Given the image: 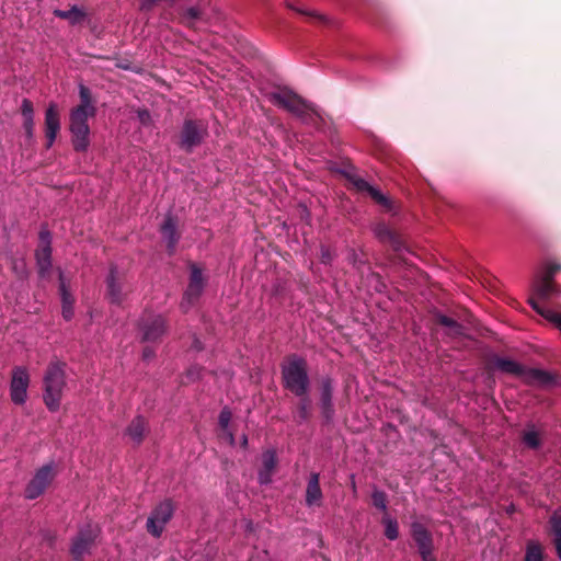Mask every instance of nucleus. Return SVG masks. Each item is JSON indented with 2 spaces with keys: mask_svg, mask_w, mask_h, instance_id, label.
Returning a JSON list of instances; mask_svg holds the SVG:
<instances>
[{
  "mask_svg": "<svg viewBox=\"0 0 561 561\" xmlns=\"http://www.w3.org/2000/svg\"><path fill=\"white\" fill-rule=\"evenodd\" d=\"M368 195L374 199V202L376 203V201L382 196V193L375 188L374 186H371L370 191L368 192Z\"/></svg>",
  "mask_w": 561,
  "mask_h": 561,
  "instance_id": "obj_45",
  "label": "nucleus"
},
{
  "mask_svg": "<svg viewBox=\"0 0 561 561\" xmlns=\"http://www.w3.org/2000/svg\"><path fill=\"white\" fill-rule=\"evenodd\" d=\"M198 375H199V371L197 370V368H192L188 370V376L198 377Z\"/></svg>",
  "mask_w": 561,
  "mask_h": 561,
  "instance_id": "obj_50",
  "label": "nucleus"
},
{
  "mask_svg": "<svg viewBox=\"0 0 561 561\" xmlns=\"http://www.w3.org/2000/svg\"><path fill=\"white\" fill-rule=\"evenodd\" d=\"M208 136V123L206 121L185 117L176 135L175 144L180 150L192 153L206 141Z\"/></svg>",
  "mask_w": 561,
  "mask_h": 561,
  "instance_id": "obj_5",
  "label": "nucleus"
},
{
  "mask_svg": "<svg viewBox=\"0 0 561 561\" xmlns=\"http://www.w3.org/2000/svg\"><path fill=\"white\" fill-rule=\"evenodd\" d=\"M23 129L27 141H33L35 130L34 117H23Z\"/></svg>",
  "mask_w": 561,
  "mask_h": 561,
  "instance_id": "obj_37",
  "label": "nucleus"
},
{
  "mask_svg": "<svg viewBox=\"0 0 561 561\" xmlns=\"http://www.w3.org/2000/svg\"><path fill=\"white\" fill-rule=\"evenodd\" d=\"M530 306L541 317H543L548 321L552 322L553 324H556V327L558 329L561 330V313L554 312L549 307L541 306L536 299L530 300Z\"/></svg>",
  "mask_w": 561,
  "mask_h": 561,
  "instance_id": "obj_30",
  "label": "nucleus"
},
{
  "mask_svg": "<svg viewBox=\"0 0 561 561\" xmlns=\"http://www.w3.org/2000/svg\"><path fill=\"white\" fill-rule=\"evenodd\" d=\"M105 297L113 305H121L130 293L126 274L123 271H119L114 264L110 266L108 274L105 278Z\"/></svg>",
  "mask_w": 561,
  "mask_h": 561,
  "instance_id": "obj_7",
  "label": "nucleus"
},
{
  "mask_svg": "<svg viewBox=\"0 0 561 561\" xmlns=\"http://www.w3.org/2000/svg\"><path fill=\"white\" fill-rule=\"evenodd\" d=\"M276 463L277 459L274 451L267 450L263 454L262 468L259 471V482L261 484H267L271 482Z\"/></svg>",
  "mask_w": 561,
  "mask_h": 561,
  "instance_id": "obj_27",
  "label": "nucleus"
},
{
  "mask_svg": "<svg viewBox=\"0 0 561 561\" xmlns=\"http://www.w3.org/2000/svg\"><path fill=\"white\" fill-rule=\"evenodd\" d=\"M376 203L380 206H382L386 210L391 211L393 209V202L386 195L382 194L381 197H379Z\"/></svg>",
  "mask_w": 561,
  "mask_h": 561,
  "instance_id": "obj_42",
  "label": "nucleus"
},
{
  "mask_svg": "<svg viewBox=\"0 0 561 561\" xmlns=\"http://www.w3.org/2000/svg\"><path fill=\"white\" fill-rule=\"evenodd\" d=\"M333 380L330 377H323L320 380V409L322 416L327 423H330L334 416L333 404Z\"/></svg>",
  "mask_w": 561,
  "mask_h": 561,
  "instance_id": "obj_18",
  "label": "nucleus"
},
{
  "mask_svg": "<svg viewBox=\"0 0 561 561\" xmlns=\"http://www.w3.org/2000/svg\"><path fill=\"white\" fill-rule=\"evenodd\" d=\"M287 7H288L289 9H291V10L297 11V12H298V13H300V14H304V15H312L310 12L305 11V10H301V9H298V8L294 7L291 3H287Z\"/></svg>",
  "mask_w": 561,
  "mask_h": 561,
  "instance_id": "obj_47",
  "label": "nucleus"
},
{
  "mask_svg": "<svg viewBox=\"0 0 561 561\" xmlns=\"http://www.w3.org/2000/svg\"><path fill=\"white\" fill-rule=\"evenodd\" d=\"M80 103L69 113V131L71 145L76 152H87L90 147V126L88 119L96 114L95 101L91 90L84 84L79 85Z\"/></svg>",
  "mask_w": 561,
  "mask_h": 561,
  "instance_id": "obj_1",
  "label": "nucleus"
},
{
  "mask_svg": "<svg viewBox=\"0 0 561 561\" xmlns=\"http://www.w3.org/2000/svg\"><path fill=\"white\" fill-rule=\"evenodd\" d=\"M54 14L57 18L69 21L71 24L80 23L85 16V13L77 5H73L69 10H55Z\"/></svg>",
  "mask_w": 561,
  "mask_h": 561,
  "instance_id": "obj_32",
  "label": "nucleus"
},
{
  "mask_svg": "<svg viewBox=\"0 0 561 561\" xmlns=\"http://www.w3.org/2000/svg\"><path fill=\"white\" fill-rule=\"evenodd\" d=\"M270 101L299 118L304 124L322 129L325 118L313 103L308 102L288 87L277 88L270 93Z\"/></svg>",
  "mask_w": 561,
  "mask_h": 561,
  "instance_id": "obj_2",
  "label": "nucleus"
},
{
  "mask_svg": "<svg viewBox=\"0 0 561 561\" xmlns=\"http://www.w3.org/2000/svg\"><path fill=\"white\" fill-rule=\"evenodd\" d=\"M152 356H153V350L150 348V347H145L144 351H142V357L145 359H148V358H150Z\"/></svg>",
  "mask_w": 561,
  "mask_h": 561,
  "instance_id": "obj_46",
  "label": "nucleus"
},
{
  "mask_svg": "<svg viewBox=\"0 0 561 561\" xmlns=\"http://www.w3.org/2000/svg\"><path fill=\"white\" fill-rule=\"evenodd\" d=\"M149 432L148 422L141 415L135 416L125 430V435L135 444L140 445Z\"/></svg>",
  "mask_w": 561,
  "mask_h": 561,
  "instance_id": "obj_22",
  "label": "nucleus"
},
{
  "mask_svg": "<svg viewBox=\"0 0 561 561\" xmlns=\"http://www.w3.org/2000/svg\"><path fill=\"white\" fill-rule=\"evenodd\" d=\"M561 271V264L558 263H551L548 265L543 278L554 280V275Z\"/></svg>",
  "mask_w": 561,
  "mask_h": 561,
  "instance_id": "obj_40",
  "label": "nucleus"
},
{
  "mask_svg": "<svg viewBox=\"0 0 561 561\" xmlns=\"http://www.w3.org/2000/svg\"><path fill=\"white\" fill-rule=\"evenodd\" d=\"M282 386L291 394L310 392L311 380L309 377L308 362L297 354H289L280 364Z\"/></svg>",
  "mask_w": 561,
  "mask_h": 561,
  "instance_id": "obj_3",
  "label": "nucleus"
},
{
  "mask_svg": "<svg viewBox=\"0 0 561 561\" xmlns=\"http://www.w3.org/2000/svg\"><path fill=\"white\" fill-rule=\"evenodd\" d=\"M66 364L59 360L50 362L43 377V400L50 412L59 410L66 388Z\"/></svg>",
  "mask_w": 561,
  "mask_h": 561,
  "instance_id": "obj_4",
  "label": "nucleus"
},
{
  "mask_svg": "<svg viewBox=\"0 0 561 561\" xmlns=\"http://www.w3.org/2000/svg\"><path fill=\"white\" fill-rule=\"evenodd\" d=\"M371 503L376 508L387 511V494L383 491L375 490L371 494Z\"/></svg>",
  "mask_w": 561,
  "mask_h": 561,
  "instance_id": "obj_34",
  "label": "nucleus"
},
{
  "mask_svg": "<svg viewBox=\"0 0 561 561\" xmlns=\"http://www.w3.org/2000/svg\"><path fill=\"white\" fill-rule=\"evenodd\" d=\"M144 342H158L167 332L168 323L161 314H146L139 321Z\"/></svg>",
  "mask_w": 561,
  "mask_h": 561,
  "instance_id": "obj_12",
  "label": "nucleus"
},
{
  "mask_svg": "<svg viewBox=\"0 0 561 561\" xmlns=\"http://www.w3.org/2000/svg\"><path fill=\"white\" fill-rule=\"evenodd\" d=\"M59 293L62 302V317L69 321L73 317L75 299L66 286L62 272H59Z\"/></svg>",
  "mask_w": 561,
  "mask_h": 561,
  "instance_id": "obj_28",
  "label": "nucleus"
},
{
  "mask_svg": "<svg viewBox=\"0 0 561 561\" xmlns=\"http://www.w3.org/2000/svg\"><path fill=\"white\" fill-rule=\"evenodd\" d=\"M60 113L56 103H49L45 111L44 131L46 149L51 148L60 131Z\"/></svg>",
  "mask_w": 561,
  "mask_h": 561,
  "instance_id": "obj_16",
  "label": "nucleus"
},
{
  "mask_svg": "<svg viewBox=\"0 0 561 561\" xmlns=\"http://www.w3.org/2000/svg\"><path fill=\"white\" fill-rule=\"evenodd\" d=\"M21 114L23 117H34V106L28 99L22 100Z\"/></svg>",
  "mask_w": 561,
  "mask_h": 561,
  "instance_id": "obj_38",
  "label": "nucleus"
},
{
  "mask_svg": "<svg viewBox=\"0 0 561 561\" xmlns=\"http://www.w3.org/2000/svg\"><path fill=\"white\" fill-rule=\"evenodd\" d=\"M205 284L206 279L203 276L202 268L197 264L191 263L188 285L181 301V309L184 312H187L197 302L204 291Z\"/></svg>",
  "mask_w": 561,
  "mask_h": 561,
  "instance_id": "obj_8",
  "label": "nucleus"
},
{
  "mask_svg": "<svg viewBox=\"0 0 561 561\" xmlns=\"http://www.w3.org/2000/svg\"><path fill=\"white\" fill-rule=\"evenodd\" d=\"M192 347H194L196 351L203 350V345H202L201 341L196 337L194 339Z\"/></svg>",
  "mask_w": 561,
  "mask_h": 561,
  "instance_id": "obj_48",
  "label": "nucleus"
},
{
  "mask_svg": "<svg viewBox=\"0 0 561 561\" xmlns=\"http://www.w3.org/2000/svg\"><path fill=\"white\" fill-rule=\"evenodd\" d=\"M176 510V505L172 499H164L159 502L150 512L146 530L153 538H160L168 523L172 519Z\"/></svg>",
  "mask_w": 561,
  "mask_h": 561,
  "instance_id": "obj_6",
  "label": "nucleus"
},
{
  "mask_svg": "<svg viewBox=\"0 0 561 561\" xmlns=\"http://www.w3.org/2000/svg\"><path fill=\"white\" fill-rule=\"evenodd\" d=\"M137 116L142 125H149L151 123V115L148 110H139Z\"/></svg>",
  "mask_w": 561,
  "mask_h": 561,
  "instance_id": "obj_43",
  "label": "nucleus"
},
{
  "mask_svg": "<svg viewBox=\"0 0 561 561\" xmlns=\"http://www.w3.org/2000/svg\"><path fill=\"white\" fill-rule=\"evenodd\" d=\"M295 397L298 398V401L293 411V416L298 424H302L311 419L312 401L309 392H305L304 394H295Z\"/></svg>",
  "mask_w": 561,
  "mask_h": 561,
  "instance_id": "obj_24",
  "label": "nucleus"
},
{
  "mask_svg": "<svg viewBox=\"0 0 561 561\" xmlns=\"http://www.w3.org/2000/svg\"><path fill=\"white\" fill-rule=\"evenodd\" d=\"M411 536L417 547L422 561H436L434 551V541L431 531L419 522L411 524Z\"/></svg>",
  "mask_w": 561,
  "mask_h": 561,
  "instance_id": "obj_10",
  "label": "nucleus"
},
{
  "mask_svg": "<svg viewBox=\"0 0 561 561\" xmlns=\"http://www.w3.org/2000/svg\"><path fill=\"white\" fill-rule=\"evenodd\" d=\"M434 320L437 324L446 328V334L449 337L456 339L465 336V327L453 318L437 312L434 316Z\"/></svg>",
  "mask_w": 561,
  "mask_h": 561,
  "instance_id": "obj_26",
  "label": "nucleus"
},
{
  "mask_svg": "<svg viewBox=\"0 0 561 561\" xmlns=\"http://www.w3.org/2000/svg\"><path fill=\"white\" fill-rule=\"evenodd\" d=\"M160 232L167 242V252L169 255H173L181 237L178 231V218L168 214L160 227Z\"/></svg>",
  "mask_w": 561,
  "mask_h": 561,
  "instance_id": "obj_19",
  "label": "nucleus"
},
{
  "mask_svg": "<svg viewBox=\"0 0 561 561\" xmlns=\"http://www.w3.org/2000/svg\"><path fill=\"white\" fill-rule=\"evenodd\" d=\"M202 12L196 7L187 8L183 13V20L187 25H191L194 21L201 19Z\"/></svg>",
  "mask_w": 561,
  "mask_h": 561,
  "instance_id": "obj_36",
  "label": "nucleus"
},
{
  "mask_svg": "<svg viewBox=\"0 0 561 561\" xmlns=\"http://www.w3.org/2000/svg\"><path fill=\"white\" fill-rule=\"evenodd\" d=\"M524 561H546L542 545L538 541L529 540L526 545Z\"/></svg>",
  "mask_w": 561,
  "mask_h": 561,
  "instance_id": "obj_31",
  "label": "nucleus"
},
{
  "mask_svg": "<svg viewBox=\"0 0 561 561\" xmlns=\"http://www.w3.org/2000/svg\"><path fill=\"white\" fill-rule=\"evenodd\" d=\"M542 435H545L542 427L539 428L535 423L528 422L522 432L520 439L527 448L537 450L542 445Z\"/></svg>",
  "mask_w": 561,
  "mask_h": 561,
  "instance_id": "obj_23",
  "label": "nucleus"
},
{
  "mask_svg": "<svg viewBox=\"0 0 561 561\" xmlns=\"http://www.w3.org/2000/svg\"><path fill=\"white\" fill-rule=\"evenodd\" d=\"M550 536L552 537V543L556 549L557 557L561 561V516L553 514L549 518Z\"/></svg>",
  "mask_w": 561,
  "mask_h": 561,
  "instance_id": "obj_29",
  "label": "nucleus"
},
{
  "mask_svg": "<svg viewBox=\"0 0 561 561\" xmlns=\"http://www.w3.org/2000/svg\"><path fill=\"white\" fill-rule=\"evenodd\" d=\"M321 500L322 491L320 488V476L319 473L312 472L306 489V504L308 506L320 505Z\"/></svg>",
  "mask_w": 561,
  "mask_h": 561,
  "instance_id": "obj_25",
  "label": "nucleus"
},
{
  "mask_svg": "<svg viewBox=\"0 0 561 561\" xmlns=\"http://www.w3.org/2000/svg\"><path fill=\"white\" fill-rule=\"evenodd\" d=\"M346 179L351 182V184L358 191V192H368L371 188V185L364 179L356 176V175H346Z\"/></svg>",
  "mask_w": 561,
  "mask_h": 561,
  "instance_id": "obj_35",
  "label": "nucleus"
},
{
  "mask_svg": "<svg viewBox=\"0 0 561 561\" xmlns=\"http://www.w3.org/2000/svg\"><path fill=\"white\" fill-rule=\"evenodd\" d=\"M382 524L385 525V536L389 540H396L399 537V525L396 519L383 517Z\"/></svg>",
  "mask_w": 561,
  "mask_h": 561,
  "instance_id": "obj_33",
  "label": "nucleus"
},
{
  "mask_svg": "<svg viewBox=\"0 0 561 561\" xmlns=\"http://www.w3.org/2000/svg\"><path fill=\"white\" fill-rule=\"evenodd\" d=\"M28 385L30 376L26 368L21 366L14 367L12 369L10 396L15 404H23L26 401Z\"/></svg>",
  "mask_w": 561,
  "mask_h": 561,
  "instance_id": "obj_14",
  "label": "nucleus"
},
{
  "mask_svg": "<svg viewBox=\"0 0 561 561\" xmlns=\"http://www.w3.org/2000/svg\"><path fill=\"white\" fill-rule=\"evenodd\" d=\"M231 420V412L228 409H224L219 414V425L222 430H226Z\"/></svg>",
  "mask_w": 561,
  "mask_h": 561,
  "instance_id": "obj_41",
  "label": "nucleus"
},
{
  "mask_svg": "<svg viewBox=\"0 0 561 561\" xmlns=\"http://www.w3.org/2000/svg\"><path fill=\"white\" fill-rule=\"evenodd\" d=\"M376 238L386 244H389L394 251H400L404 247L402 237L385 222H379L374 229Z\"/></svg>",
  "mask_w": 561,
  "mask_h": 561,
  "instance_id": "obj_20",
  "label": "nucleus"
},
{
  "mask_svg": "<svg viewBox=\"0 0 561 561\" xmlns=\"http://www.w3.org/2000/svg\"><path fill=\"white\" fill-rule=\"evenodd\" d=\"M347 259L348 262L352 263L354 266L363 264V260L359 257V254L355 250L350 251Z\"/></svg>",
  "mask_w": 561,
  "mask_h": 561,
  "instance_id": "obj_44",
  "label": "nucleus"
},
{
  "mask_svg": "<svg viewBox=\"0 0 561 561\" xmlns=\"http://www.w3.org/2000/svg\"><path fill=\"white\" fill-rule=\"evenodd\" d=\"M486 370L489 373L500 371L502 374L515 376L518 378H523L525 366L519 364L518 362L500 356L499 354H490L486 357L485 364Z\"/></svg>",
  "mask_w": 561,
  "mask_h": 561,
  "instance_id": "obj_13",
  "label": "nucleus"
},
{
  "mask_svg": "<svg viewBox=\"0 0 561 561\" xmlns=\"http://www.w3.org/2000/svg\"><path fill=\"white\" fill-rule=\"evenodd\" d=\"M116 66L124 70H129L131 68L129 62H123V61L118 62Z\"/></svg>",
  "mask_w": 561,
  "mask_h": 561,
  "instance_id": "obj_49",
  "label": "nucleus"
},
{
  "mask_svg": "<svg viewBox=\"0 0 561 561\" xmlns=\"http://www.w3.org/2000/svg\"><path fill=\"white\" fill-rule=\"evenodd\" d=\"M41 239L43 242H45V245L36 251V262L39 276L46 277L51 268V248L49 241V232L41 231Z\"/></svg>",
  "mask_w": 561,
  "mask_h": 561,
  "instance_id": "obj_21",
  "label": "nucleus"
},
{
  "mask_svg": "<svg viewBox=\"0 0 561 561\" xmlns=\"http://www.w3.org/2000/svg\"><path fill=\"white\" fill-rule=\"evenodd\" d=\"M56 471L53 463L44 465L34 474L33 479L25 488V497L34 500L41 496L48 485L53 482Z\"/></svg>",
  "mask_w": 561,
  "mask_h": 561,
  "instance_id": "obj_11",
  "label": "nucleus"
},
{
  "mask_svg": "<svg viewBox=\"0 0 561 561\" xmlns=\"http://www.w3.org/2000/svg\"><path fill=\"white\" fill-rule=\"evenodd\" d=\"M561 297V286L554 280L541 277L534 285V295L529 298L536 299L541 306L548 307L547 301Z\"/></svg>",
  "mask_w": 561,
  "mask_h": 561,
  "instance_id": "obj_17",
  "label": "nucleus"
},
{
  "mask_svg": "<svg viewBox=\"0 0 561 561\" xmlns=\"http://www.w3.org/2000/svg\"><path fill=\"white\" fill-rule=\"evenodd\" d=\"M333 259H334V255L331 252V250L328 247H325V245H321V249H320V261H321V263L327 264V265L331 264Z\"/></svg>",
  "mask_w": 561,
  "mask_h": 561,
  "instance_id": "obj_39",
  "label": "nucleus"
},
{
  "mask_svg": "<svg viewBox=\"0 0 561 561\" xmlns=\"http://www.w3.org/2000/svg\"><path fill=\"white\" fill-rule=\"evenodd\" d=\"M248 444L247 437H243L242 445L245 446Z\"/></svg>",
  "mask_w": 561,
  "mask_h": 561,
  "instance_id": "obj_51",
  "label": "nucleus"
},
{
  "mask_svg": "<svg viewBox=\"0 0 561 561\" xmlns=\"http://www.w3.org/2000/svg\"><path fill=\"white\" fill-rule=\"evenodd\" d=\"M522 381L530 387L549 388L560 383V376L539 368H525Z\"/></svg>",
  "mask_w": 561,
  "mask_h": 561,
  "instance_id": "obj_15",
  "label": "nucleus"
},
{
  "mask_svg": "<svg viewBox=\"0 0 561 561\" xmlns=\"http://www.w3.org/2000/svg\"><path fill=\"white\" fill-rule=\"evenodd\" d=\"M98 535L99 529L95 525L87 524L81 527L72 540L70 548L71 557L76 561H81L85 554L90 553Z\"/></svg>",
  "mask_w": 561,
  "mask_h": 561,
  "instance_id": "obj_9",
  "label": "nucleus"
}]
</instances>
